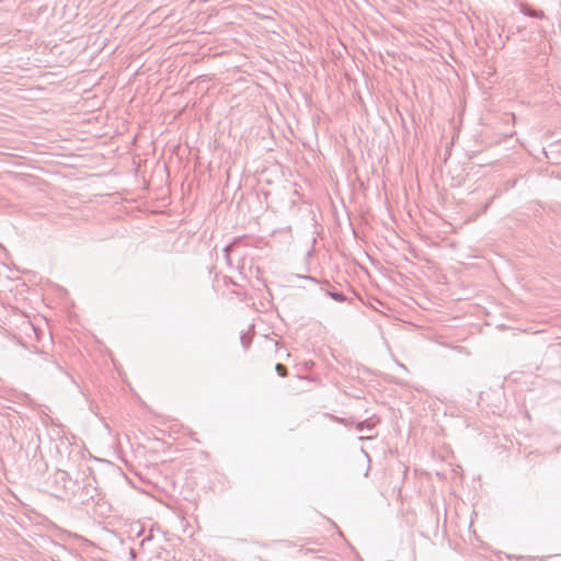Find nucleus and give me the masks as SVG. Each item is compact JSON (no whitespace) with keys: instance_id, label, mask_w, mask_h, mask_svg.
I'll use <instances>...</instances> for the list:
<instances>
[{"instance_id":"f257e3e1","label":"nucleus","mask_w":561,"mask_h":561,"mask_svg":"<svg viewBox=\"0 0 561 561\" xmlns=\"http://www.w3.org/2000/svg\"><path fill=\"white\" fill-rule=\"evenodd\" d=\"M276 371L282 376L285 377L287 375V369L284 365L277 364L275 367Z\"/></svg>"},{"instance_id":"f03ea898","label":"nucleus","mask_w":561,"mask_h":561,"mask_svg":"<svg viewBox=\"0 0 561 561\" xmlns=\"http://www.w3.org/2000/svg\"><path fill=\"white\" fill-rule=\"evenodd\" d=\"M364 465V476H367L368 469H369V459H363Z\"/></svg>"}]
</instances>
